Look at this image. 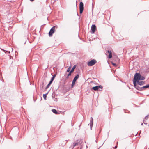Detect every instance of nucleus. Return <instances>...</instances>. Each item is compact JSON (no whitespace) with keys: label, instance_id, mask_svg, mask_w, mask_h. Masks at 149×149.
Returning <instances> with one entry per match:
<instances>
[{"label":"nucleus","instance_id":"nucleus-26","mask_svg":"<svg viewBox=\"0 0 149 149\" xmlns=\"http://www.w3.org/2000/svg\"><path fill=\"white\" fill-rule=\"evenodd\" d=\"M149 117V115H147L146 116L145 118V119L146 120Z\"/></svg>","mask_w":149,"mask_h":149},{"label":"nucleus","instance_id":"nucleus-16","mask_svg":"<svg viewBox=\"0 0 149 149\" xmlns=\"http://www.w3.org/2000/svg\"><path fill=\"white\" fill-rule=\"evenodd\" d=\"M138 81L133 80V83L135 87L137 85H136V83H138Z\"/></svg>","mask_w":149,"mask_h":149},{"label":"nucleus","instance_id":"nucleus-37","mask_svg":"<svg viewBox=\"0 0 149 149\" xmlns=\"http://www.w3.org/2000/svg\"><path fill=\"white\" fill-rule=\"evenodd\" d=\"M96 142L97 143V140H96Z\"/></svg>","mask_w":149,"mask_h":149},{"label":"nucleus","instance_id":"nucleus-22","mask_svg":"<svg viewBox=\"0 0 149 149\" xmlns=\"http://www.w3.org/2000/svg\"><path fill=\"white\" fill-rule=\"evenodd\" d=\"M43 97L44 99L45 100L46 99L47 94H44L43 95Z\"/></svg>","mask_w":149,"mask_h":149},{"label":"nucleus","instance_id":"nucleus-12","mask_svg":"<svg viewBox=\"0 0 149 149\" xmlns=\"http://www.w3.org/2000/svg\"><path fill=\"white\" fill-rule=\"evenodd\" d=\"M135 88L136 89H137V90H139L140 91H142V87H140L138 85L136 86V87Z\"/></svg>","mask_w":149,"mask_h":149},{"label":"nucleus","instance_id":"nucleus-2","mask_svg":"<svg viewBox=\"0 0 149 149\" xmlns=\"http://www.w3.org/2000/svg\"><path fill=\"white\" fill-rule=\"evenodd\" d=\"M141 77V74L139 73H136L134 75L133 80L139 81L140 80V78Z\"/></svg>","mask_w":149,"mask_h":149},{"label":"nucleus","instance_id":"nucleus-23","mask_svg":"<svg viewBox=\"0 0 149 149\" xmlns=\"http://www.w3.org/2000/svg\"><path fill=\"white\" fill-rule=\"evenodd\" d=\"M1 50H2V51H4V52H5V53H6V52H8V53H9V54L10 53V52L8 51H7L5 50H4V49H1Z\"/></svg>","mask_w":149,"mask_h":149},{"label":"nucleus","instance_id":"nucleus-27","mask_svg":"<svg viewBox=\"0 0 149 149\" xmlns=\"http://www.w3.org/2000/svg\"><path fill=\"white\" fill-rule=\"evenodd\" d=\"M112 65H113V66H115V67H116L117 66V65L115 63H113L112 62Z\"/></svg>","mask_w":149,"mask_h":149},{"label":"nucleus","instance_id":"nucleus-35","mask_svg":"<svg viewBox=\"0 0 149 149\" xmlns=\"http://www.w3.org/2000/svg\"><path fill=\"white\" fill-rule=\"evenodd\" d=\"M34 0H30V1L31 2L33 1Z\"/></svg>","mask_w":149,"mask_h":149},{"label":"nucleus","instance_id":"nucleus-31","mask_svg":"<svg viewBox=\"0 0 149 149\" xmlns=\"http://www.w3.org/2000/svg\"><path fill=\"white\" fill-rule=\"evenodd\" d=\"M144 121H145L144 120L143 121V122L144 123V124H147V123H146V122H145Z\"/></svg>","mask_w":149,"mask_h":149},{"label":"nucleus","instance_id":"nucleus-20","mask_svg":"<svg viewBox=\"0 0 149 149\" xmlns=\"http://www.w3.org/2000/svg\"><path fill=\"white\" fill-rule=\"evenodd\" d=\"M67 142L66 140L63 141V142L62 143L61 145L62 146H65L66 143Z\"/></svg>","mask_w":149,"mask_h":149},{"label":"nucleus","instance_id":"nucleus-34","mask_svg":"<svg viewBox=\"0 0 149 149\" xmlns=\"http://www.w3.org/2000/svg\"><path fill=\"white\" fill-rule=\"evenodd\" d=\"M49 91L46 94H47V95L48 94V93H49Z\"/></svg>","mask_w":149,"mask_h":149},{"label":"nucleus","instance_id":"nucleus-38","mask_svg":"<svg viewBox=\"0 0 149 149\" xmlns=\"http://www.w3.org/2000/svg\"><path fill=\"white\" fill-rule=\"evenodd\" d=\"M77 15L78 16V13H77Z\"/></svg>","mask_w":149,"mask_h":149},{"label":"nucleus","instance_id":"nucleus-14","mask_svg":"<svg viewBox=\"0 0 149 149\" xmlns=\"http://www.w3.org/2000/svg\"><path fill=\"white\" fill-rule=\"evenodd\" d=\"M76 67V65H74L73 67L72 68L71 70L70 71L71 72H72L75 69Z\"/></svg>","mask_w":149,"mask_h":149},{"label":"nucleus","instance_id":"nucleus-11","mask_svg":"<svg viewBox=\"0 0 149 149\" xmlns=\"http://www.w3.org/2000/svg\"><path fill=\"white\" fill-rule=\"evenodd\" d=\"M142 91L144 89H146L149 88V84L147 85L146 86H144L142 87Z\"/></svg>","mask_w":149,"mask_h":149},{"label":"nucleus","instance_id":"nucleus-5","mask_svg":"<svg viewBox=\"0 0 149 149\" xmlns=\"http://www.w3.org/2000/svg\"><path fill=\"white\" fill-rule=\"evenodd\" d=\"M79 74H78L74 78L72 81V83L71 84L72 87L75 84L76 81L79 78Z\"/></svg>","mask_w":149,"mask_h":149},{"label":"nucleus","instance_id":"nucleus-24","mask_svg":"<svg viewBox=\"0 0 149 149\" xmlns=\"http://www.w3.org/2000/svg\"><path fill=\"white\" fill-rule=\"evenodd\" d=\"M98 86V89L99 88L102 89L103 88V86L102 85H99V86Z\"/></svg>","mask_w":149,"mask_h":149},{"label":"nucleus","instance_id":"nucleus-3","mask_svg":"<svg viewBox=\"0 0 149 149\" xmlns=\"http://www.w3.org/2000/svg\"><path fill=\"white\" fill-rule=\"evenodd\" d=\"M55 27H56V28H57V27H56V26H53L50 29L49 32V37L51 36L52 35L53 33H54V32L55 31Z\"/></svg>","mask_w":149,"mask_h":149},{"label":"nucleus","instance_id":"nucleus-7","mask_svg":"<svg viewBox=\"0 0 149 149\" xmlns=\"http://www.w3.org/2000/svg\"><path fill=\"white\" fill-rule=\"evenodd\" d=\"M96 29V26L95 25H92L91 28V30L92 31V33H93L95 31Z\"/></svg>","mask_w":149,"mask_h":149},{"label":"nucleus","instance_id":"nucleus-32","mask_svg":"<svg viewBox=\"0 0 149 149\" xmlns=\"http://www.w3.org/2000/svg\"><path fill=\"white\" fill-rule=\"evenodd\" d=\"M117 148V146H116L115 147V149H116Z\"/></svg>","mask_w":149,"mask_h":149},{"label":"nucleus","instance_id":"nucleus-21","mask_svg":"<svg viewBox=\"0 0 149 149\" xmlns=\"http://www.w3.org/2000/svg\"><path fill=\"white\" fill-rule=\"evenodd\" d=\"M71 66H70L69 67H68V69L67 70V72H70V70L71 69Z\"/></svg>","mask_w":149,"mask_h":149},{"label":"nucleus","instance_id":"nucleus-10","mask_svg":"<svg viewBox=\"0 0 149 149\" xmlns=\"http://www.w3.org/2000/svg\"><path fill=\"white\" fill-rule=\"evenodd\" d=\"M138 84L139 85L141 86L142 85H143L145 84V82L143 81H139L138 82Z\"/></svg>","mask_w":149,"mask_h":149},{"label":"nucleus","instance_id":"nucleus-9","mask_svg":"<svg viewBox=\"0 0 149 149\" xmlns=\"http://www.w3.org/2000/svg\"><path fill=\"white\" fill-rule=\"evenodd\" d=\"M107 52L109 54V55L108 56V58L109 59L111 58L112 57V52H111V51L109 50H108L107 52Z\"/></svg>","mask_w":149,"mask_h":149},{"label":"nucleus","instance_id":"nucleus-18","mask_svg":"<svg viewBox=\"0 0 149 149\" xmlns=\"http://www.w3.org/2000/svg\"><path fill=\"white\" fill-rule=\"evenodd\" d=\"M40 90L41 91H43V89H44V83H42V84L40 86Z\"/></svg>","mask_w":149,"mask_h":149},{"label":"nucleus","instance_id":"nucleus-1","mask_svg":"<svg viewBox=\"0 0 149 149\" xmlns=\"http://www.w3.org/2000/svg\"><path fill=\"white\" fill-rule=\"evenodd\" d=\"M73 148L75 147V149H82V147L78 142L74 143L73 144Z\"/></svg>","mask_w":149,"mask_h":149},{"label":"nucleus","instance_id":"nucleus-13","mask_svg":"<svg viewBox=\"0 0 149 149\" xmlns=\"http://www.w3.org/2000/svg\"><path fill=\"white\" fill-rule=\"evenodd\" d=\"M52 111L55 114H58L56 110L54 109H53L52 110Z\"/></svg>","mask_w":149,"mask_h":149},{"label":"nucleus","instance_id":"nucleus-39","mask_svg":"<svg viewBox=\"0 0 149 149\" xmlns=\"http://www.w3.org/2000/svg\"><path fill=\"white\" fill-rule=\"evenodd\" d=\"M143 125V123H142L141 124V125Z\"/></svg>","mask_w":149,"mask_h":149},{"label":"nucleus","instance_id":"nucleus-33","mask_svg":"<svg viewBox=\"0 0 149 149\" xmlns=\"http://www.w3.org/2000/svg\"><path fill=\"white\" fill-rule=\"evenodd\" d=\"M49 91L46 94H47V95L48 94V93H49Z\"/></svg>","mask_w":149,"mask_h":149},{"label":"nucleus","instance_id":"nucleus-29","mask_svg":"<svg viewBox=\"0 0 149 149\" xmlns=\"http://www.w3.org/2000/svg\"><path fill=\"white\" fill-rule=\"evenodd\" d=\"M56 76V74H54L52 76V77L53 78H55V77Z\"/></svg>","mask_w":149,"mask_h":149},{"label":"nucleus","instance_id":"nucleus-19","mask_svg":"<svg viewBox=\"0 0 149 149\" xmlns=\"http://www.w3.org/2000/svg\"><path fill=\"white\" fill-rule=\"evenodd\" d=\"M140 80H143L145 79V78L144 77L142 76L141 74V77H140Z\"/></svg>","mask_w":149,"mask_h":149},{"label":"nucleus","instance_id":"nucleus-30","mask_svg":"<svg viewBox=\"0 0 149 149\" xmlns=\"http://www.w3.org/2000/svg\"><path fill=\"white\" fill-rule=\"evenodd\" d=\"M69 76H68V75H67V77H66V79H68V78H69Z\"/></svg>","mask_w":149,"mask_h":149},{"label":"nucleus","instance_id":"nucleus-6","mask_svg":"<svg viewBox=\"0 0 149 149\" xmlns=\"http://www.w3.org/2000/svg\"><path fill=\"white\" fill-rule=\"evenodd\" d=\"M84 4L82 2H81L79 4L80 13L81 14L84 10Z\"/></svg>","mask_w":149,"mask_h":149},{"label":"nucleus","instance_id":"nucleus-28","mask_svg":"<svg viewBox=\"0 0 149 149\" xmlns=\"http://www.w3.org/2000/svg\"><path fill=\"white\" fill-rule=\"evenodd\" d=\"M72 72H70H70H69V73L68 74V76H70L71 75V73H72Z\"/></svg>","mask_w":149,"mask_h":149},{"label":"nucleus","instance_id":"nucleus-8","mask_svg":"<svg viewBox=\"0 0 149 149\" xmlns=\"http://www.w3.org/2000/svg\"><path fill=\"white\" fill-rule=\"evenodd\" d=\"M93 119L92 117H91L90 123V126L91 130L92 129V127L93 124Z\"/></svg>","mask_w":149,"mask_h":149},{"label":"nucleus","instance_id":"nucleus-36","mask_svg":"<svg viewBox=\"0 0 149 149\" xmlns=\"http://www.w3.org/2000/svg\"><path fill=\"white\" fill-rule=\"evenodd\" d=\"M101 130H100V131H99V134H100V132H101Z\"/></svg>","mask_w":149,"mask_h":149},{"label":"nucleus","instance_id":"nucleus-17","mask_svg":"<svg viewBox=\"0 0 149 149\" xmlns=\"http://www.w3.org/2000/svg\"><path fill=\"white\" fill-rule=\"evenodd\" d=\"M52 83L50 81H49L48 85H47L46 87L45 88V90H46L50 86V85L52 84Z\"/></svg>","mask_w":149,"mask_h":149},{"label":"nucleus","instance_id":"nucleus-15","mask_svg":"<svg viewBox=\"0 0 149 149\" xmlns=\"http://www.w3.org/2000/svg\"><path fill=\"white\" fill-rule=\"evenodd\" d=\"M92 89H93L95 91L98 90V88L97 86L93 87L92 88Z\"/></svg>","mask_w":149,"mask_h":149},{"label":"nucleus","instance_id":"nucleus-40","mask_svg":"<svg viewBox=\"0 0 149 149\" xmlns=\"http://www.w3.org/2000/svg\"><path fill=\"white\" fill-rule=\"evenodd\" d=\"M81 125V124H80V125H79V127H80V125Z\"/></svg>","mask_w":149,"mask_h":149},{"label":"nucleus","instance_id":"nucleus-25","mask_svg":"<svg viewBox=\"0 0 149 149\" xmlns=\"http://www.w3.org/2000/svg\"><path fill=\"white\" fill-rule=\"evenodd\" d=\"M54 78L52 77L51 79V80H50V81L52 83L53 81L54 80Z\"/></svg>","mask_w":149,"mask_h":149},{"label":"nucleus","instance_id":"nucleus-4","mask_svg":"<svg viewBox=\"0 0 149 149\" xmlns=\"http://www.w3.org/2000/svg\"><path fill=\"white\" fill-rule=\"evenodd\" d=\"M96 62V61L95 59H93L88 62L87 64L88 66H92L95 64Z\"/></svg>","mask_w":149,"mask_h":149},{"label":"nucleus","instance_id":"nucleus-41","mask_svg":"<svg viewBox=\"0 0 149 149\" xmlns=\"http://www.w3.org/2000/svg\"><path fill=\"white\" fill-rule=\"evenodd\" d=\"M12 51H13V48H12Z\"/></svg>","mask_w":149,"mask_h":149}]
</instances>
